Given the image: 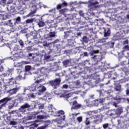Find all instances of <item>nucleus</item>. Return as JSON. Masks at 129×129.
<instances>
[{"label": "nucleus", "mask_w": 129, "mask_h": 129, "mask_svg": "<svg viewBox=\"0 0 129 129\" xmlns=\"http://www.w3.org/2000/svg\"><path fill=\"white\" fill-rule=\"evenodd\" d=\"M48 83L54 89H57L61 84V78H55L54 80H50Z\"/></svg>", "instance_id": "nucleus-1"}, {"label": "nucleus", "mask_w": 129, "mask_h": 129, "mask_svg": "<svg viewBox=\"0 0 129 129\" xmlns=\"http://www.w3.org/2000/svg\"><path fill=\"white\" fill-rule=\"evenodd\" d=\"M122 112V108H118L116 110H110L108 111L107 114L109 116H112L113 115H120Z\"/></svg>", "instance_id": "nucleus-2"}, {"label": "nucleus", "mask_w": 129, "mask_h": 129, "mask_svg": "<svg viewBox=\"0 0 129 129\" xmlns=\"http://www.w3.org/2000/svg\"><path fill=\"white\" fill-rule=\"evenodd\" d=\"M33 90L37 91L38 92V93H42L43 92H45V91L46 90V89L45 86L39 85L34 87Z\"/></svg>", "instance_id": "nucleus-3"}, {"label": "nucleus", "mask_w": 129, "mask_h": 129, "mask_svg": "<svg viewBox=\"0 0 129 129\" xmlns=\"http://www.w3.org/2000/svg\"><path fill=\"white\" fill-rule=\"evenodd\" d=\"M13 98L9 97H5L0 100V104L1 103H3L0 105V109H2L4 106H6V104L8 103V101L10 100H12Z\"/></svg>", "instance_id": "nucleus-4"}, {"label": "nucleus", "mask_w": 129, "mask_h": 129, "mask_svg": "<svg viewBox=\"0 0 129 129\" xmlns=\"http://www.w3.org/2000/svg\"><path fill=\"white\" fill-rule=\"evenodd\" d=\"M31 107V106L29 105L27 103H25L23 105L21 106V107L19 109V112H25L26 108H29Z\"/></svg>", "instance_id": "nucleus-5"}, {"label": "nucleus", "mask_w": 129, "mask_h": 129, "mask_svg": "<svg viewBox=\"0 0 129 129\" xmlns=\"http://www.w3.org/2000/svg\"><path fill=\"white\" fill-rule=\"evenodd\" d=\"M20 87H16L12 89L11 88L8 92V94H9V95L10 96L14 95V94H17L18 91L20 90Z\"/></svg>", "instance_id": "nucleus-6"}, {"label": "nucleus", "mask_w": 129, "mask_h": 129, "mask_svg": "<svg viewBox=\"0 0 129 129\" xmlns=\"http://www.w3.org/2000/svg\"><path fill=\"white\" fill-rule=\"evenodd\" d=\"M82 107V105L78 104L77 101H74L73 102V106L72 109H79Z\"/></svg>", "instance_id": "nucleus-7"}, {"label": "nucleus", "mask_w": 129, "mask_h": 129, "mask_svg": "<svg viewBox=\"0 0 129 129\" xmlns=\"http://www.w3.org/2000/svg\"><path fill=\"white\" fill-rule=\"evenodd\" d=\"M104 30V37L106 38V37H110L111 31L110 29L108 28H103Z\"/></svg>", "instance_id": "nucleus-8"}, {"label": "nucleus", "mask_w": 129, "mask_h": 129, "mask_svg": "<svg viewBox=\"0 0 129 129\" xmlns=\"http://www.w3.org/2000/svg\"><path fill=\"white\" fill-rule=\"evenodd\" d=\"M65 113L64 112V111L63 110H59L56 112V116L60 117L61 115H63L62 117L61 118V119L62 120H65V115H64Z\"/></svg>", "instance_id": "nucleus-9"}, {"label": "nucleus", "mask_w": 129, "mask_h": 129, "mask_svg": "<svg viewBox=\"0 0 129 129\" xmlns=\"http://www.w3.org/2000/svg\"><path fill=\"white\" fill-rule=\"evenodd\" d=\"M0 39L4 41L7 40V33H6V32H2V28H0Z\"/></svg>", "instance_id": "nucleus-10"}, {"label": "nucleus", "mask_w": 129, "mask_h": 129, "mask_svg": "<svg viewBox=\"0 0 129 129\" xmlns=\"http://www.w3.org/2000/svg\"><path fill=\"white\" fill-rule=\"evenodd\" d=\"M114 90L115 91H118V92H121L122 89H121V85L117 84L114 86Z\"/></svg>", "instance_id": "nucleus-11"}, {"label": "nucleus", "mask_w": 129, "mask_h": 129, "mask_svg": "<svg viewBox=\"0 0 129 129\" xmlns=\"http://www.w3.org/2000/svg\"><path fill=\"white\" fill-rule=\"evenodd\" d=\"M70 63V60L66 59L62 61L63 67H68L69 66V63Z\"/></svg>", "instance_id": "nucleus-12"}, {"label": "nucleus", "mask_w": 129, "mask_h": 129, "mask_svg": "<svg viewBox=\"0 0 129 129\" xmlns=\"http://www.w3.org/2000/svg\"><path fill=\"white\" fill-rule=\"evenodd\" d=\"M44 20H43V16L41 18V21H40L38 23V26L39 27V28H41L42 27H44L45 26V22H43Z\"/></svg>", "instance_id": "nucleus-13"}, {"label": "nucleus", "mask_w": 129, "mask_h": 129, "mask_svg": "<svg viewBox=\"0 0 129 129\" xmlns=\"http://www.w3.org/2000/svg\"><path fill=\"white\" fill-rule=\"evenodd\" d=\"M91 119H92V117H87L86 118V120L85 121V123L86 125H88L89 124H90V120H91Z\"/></svg>", "instance_id": "nucleus-14"}, {"label": "nucleus", "mask_w": 129, "mask_h": 129, "mask_svg": "<svg viewBox=\"0 0 129 129\" xmlns=\"http://www.w3.org/2000/svg\"><path fill=\"white\" fill-rule=\"evenodd\" d=\"M38 124H37L36 122H33L31 125L29 126L30 129H35L36 127H38Z\"/></svg>", "instance_id": "nucleus-15"}, {"label": "nucleus", "mask_w": 129, "mask_h": 129, "mask_svg": "<svg viewBox=\"0 0 129 129\" xmlns=\"http://www.w3.org/2000/svg\"><path fill=\"white\" fill-rule=\"evenodd\" d=\"M11 85H7L6 86H5V91L4 92L5 93H9V91H10V90H11Z\"/></svg>", "instance_id": "nucleus-16"}, {"label": "nucleus", "mask_w": 129, "mask_h": 129, "mask_svg": "<svg viewBox=\"0 0 129 129\" xmlns=\"http://www.w3.org/2000/svg\"><path fill=\"white\" fill-rule=\"evenodd\" d=\"M40 80H36L33 85L31 86L32 88L36 87V86H38L39 85H41L40 84Z\"/></svg>", "instance_id": "nucleus-17"}, {"label": "nucleus", "mask_w": 129, "mask_h": 129, "mask_svg": "<svg viewBox=\"0 0 129 129\" xmlns=\"http://www.w3.org/2000/svg\"><path fill=\"white\" fill-rule=\"evenodd\" d=\"M48 37L49 38H54V37H56V32L54 31L50 32Z\"/></svg>", "instance_id": "nucleus-18"}, {"label": "nucleus", "mask_w": 129, "mask_h": 129, "mask_svg": "<svg viewBox=\"0 0 129 129\" xmlns=\"http://www.w3.org/2000/svg\"><path fill=\"white\" fill-rule=\"evenodd\" d=\"M82 40H83V42H84V43H88V42L89 41V39L86 36H84L83 37Z\"/></svg>", "instance_id": "nucleus-19"}, {"label": "nucleus", "mask_w": 129, "mask_h": 129, "mask_svg": "<svg viewBox=\"0 0 129 129\" xmlns=\"http://www.w3.org/2000/svg\"><path fill=\"white\" fill-rule=\"evenodd\" d=\"M11 82H12L13 84H17V81H16V79L14 78L9 79V83H11Z\"/></svg>", "instance_id": "nucleus-20"}, {"label": "nucleus", "mask_w": 129, "mask_h": 129, "mask_svg": "<svg viewBox=\"0 0 129 129\" xmlns=\"http://www.w3.org/2000/svg\"><path fill=\"white\" fill-rule=\"evenodd\" d=\"M64 39H67L69 36H70V31H66L64 32Z\"/></svg>", "instance_id": "nucleus-21"}, {"label": "nucleus", "mask_w": 129, "mask_h": 129, "mask_svg": "<svg viewBox=\"0 0 129 129\" xmlns=\"http://www.w3.org/2000/svg\"><path fill=\"white\" fill-rule=\"evenodd\" d=\"M34 22V18L27 19L25 21L26 24H31Z\"/></svg>", "instance_id": "nucleus-22"}, {"label": "nucleus", "mask_w": 129, "mask_h": 129, "mask_svg": "<svg viewBox=\"0 0 129 129\" xmlns=\"http://www.w3.org/2000/svg\"><path fill=\"white\" fill-rule=\"evenodd\" d=\"M99 53V50H92L90 52L91 56H93L94 54H98Z\"/></svg>", "instance_id": "nucleus-23"}, {"label": "nucleus", "mask_w": 129, "mask_h": 129, "mask_svg": "<svg viewBox=\"0 0 129 129\" xmlns=\"http://www.w3.org/2000/svg\"><path fill=\"white\" fill-rule=\"evenodd\" d=\"M36 13H37V10L31 11L28 15H27V17H32L33 16V15H34V14H36Z\"/></svg>", "instance_id": "nucleus-24"}, {"label": "nucleus", "mask_w": 129, "mask_h": 129, "mask_svg": "<svg viewBox=\"0 0 129 129\" xmlns=\"http://www.w3.org/2000/svg\"><path fill=\"white\" fill-rule=\"evenodd\" d=\"M93 122L95 124H98V123H100V122H101V120L100 119H95L93 120Z\"/></svg>", "instance_id": "nucleus-25"}, {"label": "nucleus", "mask_w": 129, "mask_h": 129, "mask_svg": "<svg viewBox=\"0 0 129 129\" xmlns=\"http://www.w3.org/2000/svg\"><path fill=\"white\" fill-rule=\"evenodd\" d=\"M46 127H48V124H45L43 126H41L37 127V129H46Z\"/></svg>", "instance_id": "nucleus-26"}, {"label": "nucleus", "mask_w": 129, "mask_h": 129, "mask_svg": "<svg viewBox=\"0 0 129 129\" xmlns=\"http://www.w3.org/2000/svg\"><path fill=\"white\" fill-rule=\"evenodd\" d=\"M37 118L38 119H44V118H45V116L42 115H39L37 116Z\"/></svg>", "instance_id": "nucleus-27"}, {"label": "nucleus", "mask_w": 129, "mask_h": 129, "mask_svg": "<svg viewBox=\"0 0 129 129\" xmlns=\"http://www.w3.org/2000/svg\"><path fill=\"white\" fill-rule=\"evenodd\" d=\"M65 12H66V9H61L59 11V13L60 15H64L65 14Z\"/></svg>", "instance_id": "nucleus-28"}, {"label": "nucleus", "mask_w": 129, "mask_h": 129, "mask_svg": "<svg viewBox=\"0 0 129 129\" xmlns=\"http://www.w3.org/2000/svg\"><path fill=\"white\" fill-rule=\"evenodd\" d=\"M31 70V66H25V71H30Z\"/></svg>", "instance_id": "nucleus-29"}, {"label": "nucleus", "mask_w": 129, "mask_h": 129, "mask_svg": "<svg viewBox=\"0 0 129 129\" xmlns=\"http://www.w3.org/2000/svg\"><path fill=\"white\" fill-rule=\"evenodd\" d=\"M108 125H109V124L106 123L103 124V127L104 129H106L107 127H108Z\"/></svg>", "instance_id": "nucleus-30"}, {"label": "nucleus", "mask_w": 129, "mask_h": 129, "mask_svg": "<svg viewBox=\"0 0 129 129\" xmlns=\"http://www.w3.org/2000/svg\"><path fill=\"white\" fill-rule=\"evenodd\" d=\"M79 15L80 16V17H84V13H83V11H80L79 12Z\"/></svg>", "instance_id": "nucleus-31"}, {"label": "nucleus", "mask_w": 129, "mask_h": 129, "mask_svg": "<svg viewBox=\"0 0 129 129\" xmlns=\"http://www.w3.org/2000/svg\"><path fill=\"white\" fill-rule=\"evenodd\" d=\"M62 6L61 4H58L56 6V10H60V9H62Z\"/></svg>", "instance_id": "nucleus-32"}, {"label": "nucleus", "mask_w": 129, "mask_h": 129, "mask_svg": "<svg viewBox=\"0 0 129 129\" xmlns=\"http://www.w3.org/2000/svg\"><path fill=\"white\" fill-rule=\"evenodd\" d=\"M10 125H16V124H17V122L15 121H11L10 122Z\"/></svg>", "instance_id": "nucleus-33"}, {"label": "nucleus", "mask_w": 129, "mask_h": 129, "mask_svg": "<svg viewBox=\"0 0 129 129\" xmlns=\"http://www.w3.org/2000/svg\"><path fill=\"white\" fill-rule=\"evenodd\" d=\"M77 119L79 122H81L82 121V116H79L77 118Z\"/></svg>", "instance_id": "nucleus-34"}, {"label": "nucleus", "mask_w": 129, "mask_h": 129, "mask_svg": "<svg viewBox=\"0 0 129 129\" xmlns=\"http://www.w3.org/2000/svg\"><path fill=\"white\" fill-rule=\"evenodd\" d=\"M13 71H14L13 69H10L8 70L7 71L8 73H9L8 75H10V74H11V73H12V72H13Z\"/></svg>", "instance_id": "nucleus-35"}, {"label": "nucleus", "mask_w": 129, "mask_h": 129, "mask_svg": "<svg viewBox=\"0 0 129 129\" xmlns=\"http://www.w3.org/2000/svg\"><path fill=\"white\" fill-rule=\"evenodd\" d=\"M68 5V4L66 2H64L61 4L62 8H64V7H67Z\"/></svg>", "instance_id": "nucleus-36"}, {"label": "nucleus", "mask_w": 129, "mask_h": 129, "mask_svg": "<svg viewBox=\"0 0 129 129\" xmlns=\"http://www.w3.org/2000/svg\"><path fill=\"white\" fill-rule=\"evenodd\" d=\"M123 49L124 50H127V51H128V50H129V46H128V45H125L123 47Z\"/></svg>", "instance_id": "nucleus-37"}, {"label": "nucleus", "mask_w": 129, "mask_h": 129, "mask_svg": "<svg viewBox=\"0 0 129 129\" xmlns=\"http://www.w3.org/2000/svg\"><path fill=\"white\" fill-rule=\"evenodd\" d=\"M99 42L100 43H104L105 42V38H102L99 40Z\"/></svg>", "instance_id": "nucleus-38"}, {"label": "nucleus", "mask_w": 129, "mask_h": 129, "mask_svg": "<svg viewBox=\"0 0 129 129\" xmlns=\"http://www.w3.org/2000/svg\"><path fill=\"white\" fill-rule=\"evenodd\" d=\"M19 44H20V46L24 47V41L23 40L19 41Z\"/></svg>", "instance_id": "nucleus-39"}, {"label": "nucleus", "mask_w": 129, "mask_h": 129, "mask_svg": "<svg viewBox=\"0 0 129 129\" xmlns=\"http://www.w3.org/2000/svg\"><path fill=\"white\" fill-rule=\"evenodd\" d=\"M69 86L67 84H64L62 85V88H64V89H67L68 88Z\"/></svg>", "instance_id": "nucleus-40"}, {"label": "nucleus", "mask_w": 129, "mask_h": 129, "mask_svg": "<svg viewBox=\"0 0 129 129\" xmlns=\"http://www.w3.org/2000/svg\"><path fill=\"white\" fill-rule=\"evenodd\" d=\"M95 82L96 84H98V83H99V82H100V78H98L97 80H96Z\"/></svg>", "instance_id": "nucleus-41"}, {"label": "nucleus", "mask_w": 129, "mask_h": 129, "mask_svg": "<svg viewBox=\"0 0 129 129\" xmlns=\"http://www.w3.org/2000/svg\"><path fill=\"white\" fill-rule=\"evenodd\" d=\"M90 5L91 6H95V5H98V2H94V3H92L90 4Z\"/></svg>", "instance_id": "nucleus-42"}, {"label": "nucleus", "mask_w": 129, "mask_h": 129, "mask_svg": "<svg viewBox=\"0 0 129 129\" xmlns=\"http://www.w3.org/2000/svg\"><path fill=\"white\" fill-rule=\"evenodd\" d=\"M84 56L85 57H87V56H88V53H87V52H84Z\"/></svg>", "instance_id": "nucleus-43"}, {"label": "nucleus", "mask_w": 129, "mask_h": 129, "mask_svg": "<svg viewBox=\"0 0 129 129\" xmlns=\"http://www.w3.org/2000/svg\"><path fill=\"white\" fill-rule=\"evenodd\" d=\"M16 21L17 22H20V21H21V17H18L17 18H16Z\"/></svg>", "instance_id": "nucleus-44"}, {"label": "nucleus", "mask_w": 129, "mask_h": 129, "mask_svg": "<svg viewBox=\"0 0 129 129\" xmlns=\"http://www.w3.org/2000/svg\"><path fill=\"white\" fill-rule=\"evenodd\" d=\"M48 43H47V42H44V43L43 44V46L44 47H48Z\"/></svg>", "instance_id": "nucleus-45"}, {"label": "nucleus", "mask_w": 129, "mask_h": 129, "mask_svg": "<svg viewBox=\"0 0 129 129\" xmlns=\"http://www.w3.org/2000/svg\"><path fill=\"white\" fill-rule=\"evenodd\" d=\"M0 71L1 72H3V71H4V67L3 66L0 67Z\"/></svg>", "instance_id": "nucleus-46"}, {"label": "nucleus", "mask_w": 129, "mask_h": 129, "mask_svg": "<svg viewBox=\"0 0 129 129\" xmlns=\"http://www.w3.org/2000/svg\"><path fill=\"white\" fill-rule=\"evenodd\" d=\"M113 105L115 106V107H117V103L116 102H113Z\"/></svg>", "instance_id": "nucleus-47"}, {"label": "nucleus", "mask_w": 129, "mask_h": 129, "mask_svg": "<svg viewBox=\"0 0 129 129\" xmlns=\"http://www.w3.org/2000/svg\"><path fill=\"white\" fill-rule=\"evenodd\" d=\"M1 3L2 4H6V3H7V0H2V1H1Z\"/></svg>", "instance_id": "nucleus-48"}, {"label": "nucleus", "mask_w": 129, "mask_h": 129, "mask_svg": "<svg viewBox=\"0 0 129 129\" xmlns=\"http://www.w3.org/2000/svg\"><path fill=\"white\" fill-rule=\"evenodd\" d=\"M39 108H40V109H43V108H44V104L41 105L39 106Z\"/></svg>", "instance_id": "nucleus-49"}, {"label": "nucleus", "mask_w": 129, "mask_h": 129, "mask_svg": "<svg viewBox=\"0 0 129 129\" xmlns=\"http://www.w3.org/2000/svg\"><path fill=\"white\" fill-rule=\"evenodd\" d=\"M94 105L95 106H98V103H97L96 101H95L94 103Z\"/></svg>", "instance_id": "nucleus-50"}, {"label": "nucleus", "mask_w": 129, "mask_h": 129, "mask_svg": "<svg viewBox=\"0 0 129 129\" xmlns=\"http://www.w3.org/2000/svg\"><path fill=\"white\" fill-rule=\"evenodd\" d=\"M30 97H32V98H34V97H36V96H35V95L34 94H31L30 95Z\"/></svg>", "instance_id": "nucleus-51"}, {"label": "nucleus", "mask_w": 129, "mask_h": 129, "mask_svg": "<svg viewBox=\"0 0 129 129\" xmlns=\"http://www.w3.org/2000/svg\"><path fill=\"white\" fill-rule=\"evenodd\" d=\"M14 107V105H11V106H9L8 108L9 109H12Z\"/></svg>", "instance_id": "nucleus-52"}, {"label": "nucleus", "mask_w": 129, "mask_h": 129, "mask_svg": "<svg viewBox=\"0 0 129 129\" xmlns=\"http://www.w3.org/2000/svg\"><path fill=\"white\" fill-rule=\"evenodd\" d=\"M123 44H124V45H125V44H128V41H127V40H125V41H123Z\"/></svg>", "instance_id": "nucleus-53"}, {"label": "nucleus", "mask_w": 129, "mask_h": 129, "mask_svg": "<svg viewBox=\"0 0 129 129\" xmlns=\"http://www.w3.org/2000/svg\"><path fill=\"white\" fill-rule=\"evenodd\" d=\"M58 42H59V40L58 39H56L55 40H54L53 41L54 44H56V43H58Z\"/></svg>", "instance_id": "nucleus-54"}, {"label": "nucleus", "mask_w": 129, "mask_h": 129, "mask_svg": "<svg viewBox=\"0 0 129 129\" xmlns=\"http://www.w3.org/2000/svg\"><path fill=\"white\" fill-rule=\"evenodd\" d=\"M126 95H129V89L126 90Z\"/></svg>", "instance_id": "nucleus-55"}, {"label": "nucleus", "mask_w": 129, "mask_h": 129, "mask_svg": "<svg viewBox=\"0 0 129 129\" xmlns=\"http://www.w3.org/2000/svg\"><path fill=\"white\" fill-rule=\"evenodd\" d=\"M15 112H16V111L13 110V111H11L10 113H11V114H14V113H15Z\"/></svg>", "instance_id": "nucleus-56"}, {"label": "nucleus", "mask_w": 129, "mask_h": 129, "mask_svg": "<svg viewBox=\"0 0 129 129\" xmlns=\"http://www.w3.org/2000/svg\"><path fill=\"white\" fill-rule=\"evenodd\" d=\"M0 80L1 81H4V79H3L2 76H0Z\"/></svg>", "instance_id": "nucleus-57"}, {"label": "nucleus", "mask_w": 129, "mask_h": 129, "mask_svg": "<svg viewBox=\"0 0 129 129\" xmlns=\"http://www.w3.org/2000/svg\"><path fill=\"white\" fill-rule=\"evenodd\" d=\"M45 59H50V56L47 55L46 56H45Z\"/></svg>", "instance_id": "nucleus-58"}, {"label": "nucleus", "mask_w": 129, "mask_h": 129, "mask_svg": "<svg viewBox=\"0 0 129 129\" xmlns=\"http://www.w3.org/2000/svg\"><path fill=\"white\" fill-rule=\"evenodd\" d=\"M90 112V113H96V111H90L89 112Z\"/></svg>", "instance_id": "nucleus-59"}, {"label": "nucleus", "mask_w": 129, "mask_h": 129, "mask_svg": "<svg viewBox=\"0 0 129 129\" xmlns=\"http://www.w3.org/2000/svg\"><path fill=\"white\" fill-rule=\"evenodd\" d=\"M99 102H100V103H102V102H103V99H100Z\"/></svg>", "instance_id": "nucleus-60"}, {"label": "nucleus", "mask_w": 129, "mask_h": 129, "mask_svg": "<svg viewBox=\"0 0 129 129\" xmlns=\"http://www.w3.org/2000/svg\"><path fill=\"white\" fill-rule=\"evenodd\" d=\"M52 12H54V9H51V10L49 11V13H52Z\"/></svg>", "instance_id": "nucleus-61"}, {"label": "nucleus", "mask_w": 129, "mask_h": 129, "mask_svg": "<svg viewBox=\"0 0 129 129\" xmlns=\"http://www.w3.org/2000/svg\"><path fill=\"white\" fill-rule=\"evenodd\" d=\"M9 22L10 24H11L12 26H13V23H12V20H9Z\"/></svg>", "instance_id": "nucleus-62"}, {"label": "nucleus", "mask_w": 129, "mask_h": 129, "mask_svg": "<svg viewBox=\"0 0 129 129\" xmlns=\"http://www.w3.org/2000/svg\"><path fill=\"white\" fill-rule=\"evenodd\" d=\"M77 36H81V33H77Z\"/></svg>", "instance_id": "nucleus-63"}, {"label": "nucleus", "mask_w": 129, "mask_h": 129, "mask_svg": "<svg viewBox=\"0 0 129 129\" xmlns=\"http://www.w3.org/2000/svg\"><path fill=\"white\" fill-rule=\"evenodd\" d=\"M126 18L128 19V20H129V14L126 15Z\"/></svg>", "instance_id": "nucleus-64"}]
</instances>
